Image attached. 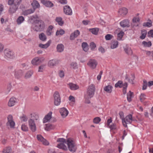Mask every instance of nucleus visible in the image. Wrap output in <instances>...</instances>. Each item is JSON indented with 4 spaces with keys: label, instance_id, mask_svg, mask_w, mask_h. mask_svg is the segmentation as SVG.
Returning <instances> with one entry per match:
<instances>
[{
    "label": "nucleus",
    "instance_id": "obj_10",
    "mask_svg": "<svg viewBox=\"0 0 153 153\" xmlns=\"http://www.w3.org/2000/svg\"><path fill=\"white\" fill-rule=\"evenodd\" d=\"M4 53L5 56L8 58L13 59L15 57L13 53L9 50L5 49L4 51Z\"/></svg>",
    "mask_w": 153,
    "mask_h": 153
},
{
    "label": "nucleus",
    "instance_id": "obj_52",
    "mask_svg": "<svg viewBox=\"0 0 153 153\" xmlns=\"http://www.w3.org/2000/svg\"><path fill=\"white\" fill-rule=\"evenodd\" d=\"M90 46L91 50H93L96 47V45L95 43L93 42H91L90 44Z\"/></svg>",
    "mask_w": 153,
    "mask_h": 153
},
{
    "label": "nucleus",
    "instance_id": "obj_8",
    "mask_svg": "<svg viewBox=\"0 0 153 153\" xmlns=\"http://www.w3.org/2000/svg\"><path fill=\"white\" fill-rule=\"evenodd\" d=\"M29 125L31 131L34 132L36 130V126L35 122L33 120L30 118L28 120Z\"/></svg>",
    "mask_w": 153,
    "mask_h": 153
},
{
    "label": "nucleus",
    "instance_id": "obj_50",
    "mask_svg": "<svg viewBox=\"0 0 153 153\" xmlns=\"http://www.w3.org/2000/svg\"><path fill=\"white\" fill-rule=\"evenodd\" d=\"M32 74L33 73L31 72L30 71H28L27 73H26L25 76V78L26 79H28L31 76Z\"/></svg>",
    "mask_w": 153,
    "mask_h": 153
},
{
    "label": "nucleus",
    "instance_id": "obj_22",
    "mask_svg": "<svg viewBox=\"0 0 153 153\" xmlns=\"http://www.w3.org/2000/svg\"><path fill=\"white\" fill-rule=\"evenodd\" d=\"M53 28V27L52 25H51L49 26L46 31V33L47 36H50L53 32L52 30Z\"/></svg>",
    "mask_w": 153,
    "mask_h": 153
},
{
    "label": "nucleus",
    "instance_id": "obj_5",
    "mask_svg": "<svg viewBox=\"0 0 153 153\" xmlns=\"http://www.w3.org/2000/svg\"><path fill=\"white\" fill-rule=\"evenodd\" d=\"M8 122L6 123L7 126H9L11 128H14L15 126V123L13 120V118L11 115H9L7 117Z\"/></svg>",
    "mask_w": 153,
    "mask_h": 153
},
{
    "label": "nucleus",
    "instance_id": "obj_48",
    "mask_svg": "<svg viewBox=\"0 0 153 153\" xmlns=\"http://www.w3.org/2000/svg\"><path fill=\"white\" fill-rule=\"evenodd\" d=\"M30 115L31 116V117L32 118L31 119L33 120H37L39 119V116L37 114H33L32 116V114H31Z\"/></svg>",
    "mask_w": 153,
    "mask_h": 153
},
{
    "label": "nucleus",
    "instance_id": "obj_59",
    "mask_svg": "<svg viewBox=\"0 0 153 153\" xmlns=\"http://www.w3.org/2000/svg\"><path fill=\"white\" fill-rule=\"evenodd\" d=\"M109 126L111 130H114L116 128V126L115 124H113Z\"/></svg>",
    "mask_w": 153,
    "mask_h": 153
},
{
    "label": "nucleus",
    "instance_id": "obj_6",
    "mask_svg": "<svg viewBox=\"0 0 153 153\" xmlns=\"http://www.w3.org/2000/svg\"><path fill=\"white\" fill-rule=\"evenodd\" d=\"M98 63L95 59H90L87 63V65L91 69H94L96 68Z\"/></svg>",
    "mask_w": 153,
    "mask_h": 153
},
{
    "label": "nucleus",
    "instance_id": "obj_62",
    "mask_svg": "<svg viewBox=\"0 0 153 153\" xmlns=\"http://www.w3.org/2000/svg\"><path fill=\"white\" fill-rule=\"evenodd\" d=\"M59 76L61 77H62L64 76V71H60L59 73Z\"/></svg>",
    "mask_w": 153,
    "mask_h": 153
},
{
    "label": "nucleus",
    "instance_id": "obj_42",
    "mask_svg": "<svg viewBox=\"0 0 153 153\" xmlns=\"http://www.w3.org/2000/svg\"><path fill=\"white\" fill-rule=\"evenodd\" d=\"M101 121V119L100 117H97L94 118L93 120V122L96 124L98 123Z\"/></svg>",
    "mask_w": 153,
    "mask_h": 153
},
{
    "label": "nucleus",
    "instance_id": "obj_18",
    "mask_svg": "<svg viewBox=\"0 0 153 153\" xmlns=\"http://www.w3.org/2000/svg\"><path fill=\"white\" fill-rule=\"evenodd\" d=\"M119 115L120 116V118L122 120V122L123 126L125 127H127V125H126V121L125 120L123 112L122 111L120 112L119 113Z\"/></svg>",
    "mask_w": 153,
    "mask_h": 153
},
{
    "label": "nucleus",
    "instance_id": "obj_53",
    "mask_svg": "<svg viewBox=\"0 0 153 153\" xmlns=\"http://www.w3.org/2000/svg\"><path fill=\"white\" fill-rule=\"evenodd\" d=\"M15 2H14V4H15L18 7L20 4V3H21L22 0H14Z\"/></svg>",
    "mask_w": 153,
    "mask_h": 153
},
{
    "label": "nucleus",
    "instance_id": "obj_43",
    "mask_svg": "<svg viewBox=\"0 0 153 153\" xmlns=\"http://www.w3.org/2000/svg\"><path fill=\"white\" fill-rule=\"evenodd\" d=\"M124 85L125 86L123 87V92L124 94H125L126 93V89L128 86L127 82H125L124 83Z\"/></svg>",
    "mask_w": 153,
    "mask_h": 153
},
{
    "label": "nucleus",
    "instance_id": "obj_27",
    "mask_svg": "<svg viewBox=\"0 0 153 153\" xmlns=\"http://www.w3.org/2000/svg\"><path fill=\"white\" fill-rule=\"evenodd\" d=\"M46 126L45 129L48 131L54 129L55 128V126L54 125L51 124H46Z\"/></svg>",
    "mask_w": 153,
    "mask_h": 153
},
{
    "label": "nucleus",
    "instance_id": "obj_16",
    "mask_svg": "<svg viewBox=\"0 0 153 153\" xmlns=\"http://www.w3.org/2000/svg\"><path fill=\"white\" fill-rule=\"evenodd\" d=\"M31 5L33 7V10L35 11V10L40 7V5L38 1L36 0H33L32 3H31Z\"/></svg>",
    "mask_w": 153,
    "mask_h": 153
},
{
    "label": "nucleus",
    "instance_id": "obj_15",
    "mask_svg": "<svg viewBox=\"0 0 153 153\" xmlns=\"http://www.w3.org/2000/svg\"><path fill=\"white\" fill-rule=\"evenodd\" d=\"M59 63V61L56 59H53L50 60L48 63V66L50 67L56 65Z\"/></svg>",
    "mask_w": 153,
    "mask_h": 153
},
{
    "label": "nucleus",
    "instance_id": "obj_47",
    "mask_svg": "<svg viewBox=\"0 0 153 153\" xmlns=\"http://www.w3.org/2000/svg\"><path fill=\"white\" fill-rule=\"evenodd\" d=\"M21 129L22 131H28V127L25 124H23L22 125Z\"/></svg>",
    "mask_w": 153,
    "mask_h": 153
},
{
    "label": "nucleus",
    "instance_id": "obj_17",
    "mask_svg": "<svg viewBox=\"0 0 153 153\" xmlns=\"http://www.w3.org/2000/svg\"><path fill=\"white\" fill-rule=\"evenodd\" d=\"M124 119L126 124L128 123L131 124L133 121L132 115L131 114H129L126 116Z\"/></svg>",
    "mask_w": 153,
    "mask_h": 153
},
{
    "label": "nucleus",
    "instance_id": "obj_2",
    "mask_svg": "<svg viewBox=\"0 0 153 153\" xmlns=\"http://www.w3.org/2000/svg\"><path fill=\"white\" fill-rule=\"evenodd\" d=\"M67 144L70 151L72 152H74L76 151L77 147L75 144L74 141L71 138H69L67 139Z\"/></svg>",
    "mask_w": 153,
    "mask_h": 153
},
{
    "label": "nucleus",
    "instance_id": "obj_35",
    "mask_svg": "<svg viewBox=\"0 0 153 153\" xmlns=\"http://www.w3.org/2000/svg\"><path fill=\"white\" fill-rule=\"evenodd\" d=\"M124 83H123V82L122 81L119 80L115 84V87L116 88L119 87L121 88L124 86Z\"/></svg>",
    "mask_w": 153,
    "mask_h": 153
},
{
    "label": "nucleus",
    "instance_id": "obj_36",
    "mask_svg": "<svg viewBox=\"0 0 153 153\" xmlns=\"http://www.w3.org/2000/svg\"><path fill=\"white\" fill-rule=\"evenodd\" d=\"M39 39L43 41H45L47 39V37L43 33H42L39 35Z\"/></svg>",
    "mask_w": 153,
    "mask_h": 153
},
{
    "label": "nucleus",
    "instance_id": "obj_21",
    "mask_svg": "<svg viewBox=\"0 0 153 153\" xmlns=\"http://www.w3.org/2000/svg\"><path fill=\"white\" fill-rule=\"evenodd\" d=\"M128 12V9L125 8L123 7L120 8L118 11V12L123 16L126 15L127 14Z\"/></svg>",
    "mask_w": 153,
    "mask_h": 153
},
{
    "label": "nucleus",
    "instance_id": "obj_57",
    "mask_svg": "<svg viewBox=\"0 0 153 153\" xmlns=\"http://www.w3.org/2000/svg\"><path fill=\"white\" fill-rule=\"evenodd\" d=\"M73 33L75 37H77L79 35L80 32L78 30H75Z\"/></svg>",
    "mask_w": 153,
    "mask_h": 153
},
{
    "label": "nucleus",
    "instance_id": "obj_55",
    "mask_svg": "<svg viewBox=\"0 0 153 153\" xmlns=\"http://www.w3.org/2000/svg\"><path fill=\"white\" fill-rule=\"evenodd\" d=\"M20 118L22 120V121L24 122H26L27 120V118L25 115L23 114L22 117H20Z\"/></svg>",
    "mask_w": 153,
    "mask_h": 153
},
{
    "label": "nucleus",
    "instance_id": "obj_26",
    "mask_svg": "<svg viewBox=\"0 0 153 153\" xmlns=\"http://www.w3.org/2000/svg\"><path fill=\"white\" fill-rule=\"evenodd\" d=\"M57 147L60 149H62L65 151H67L68 149L67 146L63 143H59L58 144Z\"/></svg>",
    "mask_w": 153,
    "mask_h": 153
},
{
    "label": "nucleus",
    "instance_id": "obj_63",
    "mask_svg": "<svg viewBox=\"0 0 153 153\" xmlns=\"http://www.w3.org/2000/svg\"><path fill=\"white\" fill-rule=\"evenodd\" d=\"M14 0H8V4L9 5H11L14 4Z\"/></svg>",
    "mask_w": 153,
    "mask_h": 153
},
{
    "label": "nucleus",
    "instance_id": "obj_32",
    "mask_svg": "<svg viewBox=\"0 0 153 153\" xmlns=\"http://www.w3.org/2000/svg\"><path fill=\"white\" fill-rule=\"evenodd\" d=\"M34 12L32 9H30L25 10L23 12V14L25 16H27L31 13H33Z\"/></svg>",
    "mask_w": 153,
    "mask_h": 153
},
{
    "label": "nucleus",
    "instance_id": "obj_58",
    "mask_svg": "<svg viewBox=\"0 0 153 153\" xmlns=\"http://www.w3.org/2000/svg\"><path fill=\"white\" fill-rule=\"evenodd\" d=\"M45 65H43L40 66L39 67V72H42L43 68L45 67Z\"/></svg>",
    "mask_w": 153,
    "mask_h": 153
},
{
    "label": "nucleus",
    "instance_id": "obj_31",
    "mask_svg": "<svg viewBox=\"0 0 153 153\" xmlns=\"http://www.w3.org/2000/svg\"><path fill=\"white\" fill-rule=\"evenodd\" d=\"M133 93L130 91L127 94V99L129 102L131 101V98L133 97Z\"/></svg>",
    "mask_w": 153,
    "mask_h": 153
},
{
    "label": "nucleus",
    "instance_id": "obj_13",
    "mask_svg": "<svg viewBox=\"0 0 153 153\" xmlns=\"http://www.w3.org/2000/svg\"><path fill=\"white\" fill-rule=\"evenodd\" d=\"M130 22L128 19H125L120 22V25L123 27H129L130 26Z\"/></svg>",
    "mask_w": 153,
    "mask_h": 153
},
{
    "label": "nucleus",
    "instance_id": "obj_29",
    "mask_svg": "<svg viewBox=\"0 0 153 153\" xmlns=\"http://www.w3.org/2000/svg\"><path fill=\"white\" fill-rule=\"evenodd\" d=\"M70 88L72 90H76L79 88V86L76 84L72 83H70L69 84Z\"/></svg>",
    "mask_w": 153,
    "mask_h": 153
},
{
    "label": "nucleus",
    "instance_id": "obj_60",
    "mask_svg": "<svg viewBox=\"0 0 153 153\" xmlns=\"http://www.w3.org/2000/svg\"><path fill=\"white\" fill-rule=\"evenodd\" d=\"M42 142L44 145H49V142L45 138H44V139L42 140Z\"/></svg>",
    "mask_w": 153,
    "mask_h": 153
},
{
    "label": "nucleus",
    "instance_id": "obj_45",
    "mask_svg": "<svg viewBox=\"0 0 153 153\" xmlns=\"http://www.w3.org/2000/svg\"><path fill=\"white\" fill-rule=\"evenodd\" d=\"M57 142H61V143H67V140L63 138H58L57 140Z\"/></svg>",
    "mask_w": 153,
    "mask_h": 153
},
{
    "label": "nucleus",
    "instance_id": "obj_9",
    "mask_svg": "<svg viewBox=\"0 0 153 153\" xmlns=\"http://www.w3.org/2000/svg\"><path fill=\"white\" fill-rule=\"evenodd\" d=\"M59 112L63 118L66 117L68 114V111L64 107L60 108L59 109Z\"/></svg>",
    "mask_w": 153,
    "mask_h": 153
},
{
    "label": "nucleus",
    "instance_id": "obj_46",
    "mask_svg": "<svg viewBox=\"0 0 153 153\" xmlns=\"http://www.w3.org/2000/svg\"><path fill=\"white\" fill-rule=\"evenodd\" d=\"M124 34V32L123 31H120L117 34L118 40H120L122 38Z\"/></svg>",
    "mask_w": 153,
    "mask_h": 153
},
{
    "label": "nucleus",
    "instance_id": "obj_40",
    "mask_svg": "<svg viewBox=\"0 0 153 153\" xmlns=\"http://www.w3.org/2000/svg\"><path fill=\"white\" fill-rule=\"evenodd\" d=\"M65 33V31L63 29H60L59 30H57L56 33V35L58 36L59 35H62Z\"/></svg>",
    "mask_w": 153,
    "mask_h": 153
},
{
    "label": "nucleus",
    "instance_id": "obj_28",
    "mask_svg": "<svg viewBox=\"0 0 153 153\" xmlns=\"http://www.w3.org/2000/svg\"><path fill=\"white\" fill-rule=\"evenodd\" d=\"M89 31L93 34L97 35V34L98 32L99 31V29L97 28H90L89 29Z\"/></svg>",
    "mask_w": 153,
    "mask_h": 153
},
{
    "label": "nucleus",
    "instance_id": "obj_37",
    "mask_svg": "<svg viewBox=\"0 0 153 153\" xmlns=\"http://www.w3.org/2000/svg\"><path fill=\"white\" fill-rule=\"evenodd\" d=\"M25 20L24 18L22 16H19L16 20L17 24L18 25L21 24Z\"/></svg>",
    "mask_w": 153,
    "mask_h": 153
},
{
    "label": "nucleus",
    "instance_id": "obj_1",
    "mask_svg": "<svg viewBox=\"0 0 153 153\" xmlns=\"http://www.w3.org/2000/svg\"><path fill=\"white\" fill-rule=\"evenodd\" d=\"M39 17L37 15L31 16L29 20L31 22L33 21V24L35 25L33 29L36 32L43 31L45 29V24L44 22L42 20L37 19Z\"/></svg>",
    "mask_w": 153,
    "mask_h": 153
},
{
    "label": "nucleus",
    "instance_id": "obj_41",
    "mask_svg": "<svg viewBox=\"0 0 153 153\" xmlns=\"http://www.w3.org/2000/svg\"><path fill=\"white\" fill-rule=\"evenodd\" d=\"M146 95L144 93L141 94L140 97V100L141 102H143L144 100H145L146 99Z\"/></svg>",
    "mask_w": 153,
    "mask_h": 153
},
{
    "label": "nucleus",
    "instance_id": "obj_34",
    "mask_svg": "<svg viewBox=\"0 0 153 153\" xmlns=\"http://www.w3.org/2000/svg\"><path fill=\"white\" fill-rule=\"evenodd\" d=\"M22 75L23 72L22 70H19L15 72V75L17 78L21 77Z\"/></svg>",
    "mask_w": 153,
    "mask_h": 153
},
{
    "label": "nucleus",
    "instance_id": "obj_3",
    "mask_svg": "<svg viewBox=\"0 0 153 153\" xmlns=\"http://www.w3.org/2000/svg\"><path fill=\"white\" fill-rule=\"evenodd\" d=\"M54 98V104L55 105L58 106L60 105L61 102V97L58 91H55L53 95Z\"/></svg>",
    "mask_w": 153,
    "mask_h": 153
},
{
    "label": "nucleus",
    "instance_id": "obj_24",
    "mask_svg": "<svg viewBox=\"0 0 153 153\" xmlns=\"http://www.w3.org/2000/svg\"><path fill=\"white\" fill-rule=\"evenodd\" d=\"M51 43V40H50L47 43L44 45L41 43L39 44V46L41 48L46 49L50 46Z\"/></svg>",
    "mask_w": 153,
    "mask_h": 153
},
{
    "label": "nucleus",
    "instance_id": "obj_33",
    "mask_svg": "<svg viewBox=\"0 0 153 153\" xmlns=\"http://www.w3.org/2000/svg\"><path fill=\"white\" fill-rule=\"evenodd\" d=\"M141 32V35L140 37V38L142 39H143L146 37L147 33V32L146 30L145 29L142 30Z\"/></svg>",
    "mask_w": 153,
    "mask_h": 153
},
{
    "label": "nucleus",
    "instance_id": "obj_49",
    "mask_svg": "<svg viewBox=\"0 0 153 153\" xmlns=\"http://www.w3.org/2000/svg\"><path fill=\"white\" fill-rule=\"evenodd\" d=\"M124 51L128 54H131L132 53V50L130 48H125Z\"/></svg>",
    "mask_w": 153,
    "mask_h": 153
},
{
    "label": "nucleus",
    "instance_id": "obj_25",
    "mask_svg": "<svg viewBox=\"0 0 153 153\" xmlns=\"http://www.w3.org/2000/svg\"><path fill=\"white\" fill-rule=\"evenodd\" d=\"M15 99V98L13 97H12L10 99L8 103V105L9 106L12 107L15 105L16 102Z\"/></svg>",
    "mask_w": 153,
    "mask_h": 153
},
{
    "label": "nucleus",
    "instance_id": "obj_4",
    "mask_svg": "<svg viewBox=\"0 0 153 153\" xmlns=\"http://www.w3.org/2000/svg\"><path fill=\"white\" fill-rule=\"evenodd\" d=\"M95 91V88L94 85L93 84H91L88 87L87 91V94L89 98H91L93 97Z\"/></svg>",
    "mask_w": 153,
    "mask_h": 153
},
{
    "label": "nucleus",
    "instance_id": "obj_54",
    "mask_svg": "<svg viewBox=\"0 0 153 153\" xmlns=\"http://www.w3.org/2000/svg\"><path fill=\"white\" fill-rule=\"evenodd\" d=\"M37 138L39 141L42 142L44 138L40 134L37 135Z\"/></svg>",
    "mask_w": 153,
    "mask_h": 153
},
{
    "label": "nucleus",
    "instance_id": "obj_56",
    "mask_svg": "<svg viewBox=\"0 0 153 153\" xmlns=\"http://www.w3.org/2000/svg\"><path fill=\"white\" fill-rule=\"evenodd\" d=\"M140 19L139 17H134L132 19V22L134 23H136L137 22H139Z\"/></svg>",
    "mask_w": 153,
    "mask_h": 153
},
{
    "label": "nucleus",
    "instance_id": "obj_7",
    "mask_svg": "<svg viewBox=\"0 0 153 153\" xmlns=\"http://www.w3.org/2000/svg\"><path fill=\"white\" fill-rule=\"evenodd\" d=\"M44 60L43 57L39 58L36 57L32 59L31 63L33 65H38L43 62Z\"/></svg>",
    "mask_w": 153,
    "mask_h": 153
},
{
    "label": "nucleus",
    "instance_id": "obj_64",
    "mask_svg": "<svg viewBox=\"0 0 153 153\" xmlns=\"http://www.w3.org/2000/svg\"><path fill=\"white\" fill-rule=\"evenodd\" d=\"M99 50L102 53H103L105 52V49L102 47H100L99 48Z\"/></svg>",
    "mask_w": 153,
    "mask_h": 153
},
{
    "label": "nucleus",
    "instance_id": "obj_61",
    "mask_svg": "<svg viewBox=\"0 0 153 153\" xmlns=\"http://www.w3.org/2000/svg\"><path fill=\"white\" fill-rule=\"evenodd\" d=\"M58 1L62 4H65L67 3L66 0H57Z\"/></svg>",
    "mask_w": 153,
    "mask_h": 153
},
{
    "label": "nucleus",
    "instance_id": "obj_12",
    "mask_svg": "<svg viewBox=\"0 0 153 153\" xmlns=\"http://www.w3.org/2000/svg\"><path fill=\"white\" fill-rule=\"evenodd\" d=\"M64 12L66 15H71L72 14V10L69 6L67 5L63 7Z\"/></svg>",
    "mask_w": 153,
    "mask_h": 153
},
{
    "label": "nucleus",
    "instance_id": "obj_11",
    "mask_svg": "<svg viewBox=\"0 0 153 153\" xmlns=\"http://www.w3.org/2000/svg\"><path fill=\"white\" fill-rule=\"evenodd\" d=\"M147 85H148V86L149 87H150L152 85H153V81H149L148 83L147 81L145 80L144 79L143 80V86L142 87V90H146L147 87Z\"/></svg>",
    "mask_w": 153,
    "mask_h": 153
},
{
    "label": "nucleus",
    "instance_id": "obj_23",
    "mask_svg": "<svg viewBox=\"0 0 153 153\" xmlns=\"http://www.w3.org/2000/svg\"><path fill=\"white\" fill-rule=\"evenodd\" d=\"M64 46L62 44H59L56 47L57 51L59 52H62L64 51Z\"/></svg>",
    "mask_w": 153,
    "mask_h": 153
},
{
    "label": "nucleus",
    "instance_id": "obj_19",
    "mask_svg": "<svg viewBox=\"0 0 153 153\" xmlns=\"http://www.w3.org/2000/svg\"><path fill=\"white\" fill-rule=\"evenodd\" d=\"M18 7L16 6L15 4H13V5L10 7L9 9V11L10 13H14L17 10Z\"/></svg>",
    "mask_w": 153,
    "mask_h": 153
},
{
    "label": "nucleus",
    "instance_id": "obj_51",
    "mask_svg": "<svg viewBox=\"0 0 153 153\" xmlns=\"http://www.w3.org/2000/svg\"><path fill=\"white\" fill-rule=\"evenodd\" d=\"M113 37V36L110 34H108L106 35L105 37V39L107 40H110Z\"/></svg>",
    "mask_w": 153,
    "mask_h": 153
},
{
    "label": "nucleus",
    "instance_id": "obj_39",
    "mask_svg": "<svg viewBox=\"0 0 153 153\" xmlns=\"http://www.w3.org/2000/svg\"><path fill=\"white\" fill-rule=\"evenodd\" d=\"M118 44V42L117 41H114L112 44L111 45V48L112 49H114L117 48Z\"/></svg>",
    "mask_w": 153,
    "mask_h": 153
},
{
    "label": "nucleus",
    "instance_id": "obj_38",
    "mask_svg": "<svg viewBox=\"0 0 153 153\" xmlns=\"http://www.w3.org/2000/svg\"><path fill=\"white\" fill-rule=\"evenodd\" d=\"M11 148L9 147H7L4 149L3 151V153H11Z\"/></svg>",
    "mask_w": 153,
    "mask_h": 153
},
{
    "label": "nucleus",
    "instance_id": "obj_30",
    "mask_svg": "<svg viewBox=\"0 0 153 153\" xmlns=\"http://www.w3.org/2000/svg\"><path fill=\"white\" fill-rule=\"evenodd\" d=\"M112 86L108 85L104 87V90L107 93H111L112 92Z\"/></svg>",
    "mask_w": 153,
    "mask_h": 153
},
{
    "label": "nucleus",
    "instance_id": "obj_14",
    "mask_svg": "<svg viewBox=\"0 0 153 153\" xmlns=\"http://www.w3.org/2000/svg\"><path fill=\"white\" fill-rule=\"evenodd\" d=\"M41 1L43 5H45L47 7H50L53 6V4L50 1L45 0H41Z\"/></svg>",
    "mask_w": 153,
    "mask_h": 153
},
{
    "label": "nucleus",
    "instance_id": "obj_44",
    "mask_svg": "<svg viewBox=\"0 0 153 153\" xmlns=\"http://www.w3.org/2000/svg\"><path fill=\"white\" fill-rule=\"evenodd\" d=\"M152 22H145L143 23V27H150L152 25Z\"/></svg>",
    "mask_w": 153,
    "mask_h": 153
},
{
    "label": "nucleus",
    "instance_id": "obj_20",
    "mask_svg": "<svg viewBox=\"0 0 153 153\" xmlns=\"http://www.w3.org/2000/svg\"><path fill=\"white\" fill-rule=\"evenodd\" d=\"M52 114V112L50 111L45 116L43 120V123H44L47 122L51 118Z\"/></svg>",
    "mask_w": 153,
    "mask_h": 153
}]
</instances>
